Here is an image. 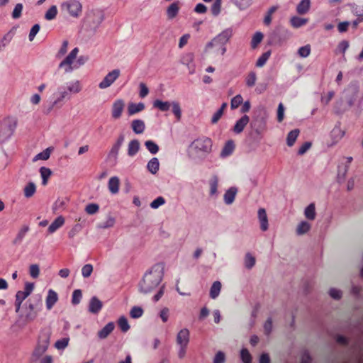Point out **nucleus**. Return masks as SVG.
Instances as JSON below:
<instances>
[{"label":"nucleus","mask_w":363,"mask_h":363,"mask_svg":"<svg viewBox=\"0 0 363 363\" xmlns=\"http://www.w3.org/2000/svg\"><path fill=\"white\" fill-rule=\"evenodd\" d=\"M61 9L74 18H78L82 12V5L79 0L64 1L61 4Z\"/></svg>","instance_id":"nucleus-8"},{"label":"nucleus","mask_w":363,"mask_h":363,"mask_svg":"<svg viewBox=\"0 0 363 363\" xmlns=\"http://www.w3.org/2000/svg\"><path fill=\"white\" fill-rule=\"evenodd\" d=\"M57 14V8L55 5L50 7L45 14V18L47 21H52L55 19Z\"/></svg>","instance_id":"nucleus-44"},{"label":"nucleus","mask_w":363,"mask_h":363,"mask_svg":"<svg viewBox=\"0 0 363 363\" xmlns=\"http://www.w3.org/2000/svg\"><path fill=\"white\" fill-rule=\"evenodd\" d=\"M131 128L135 134H142L145 131V124L141 119H135L131 122Z\"/></svg>","instance_id":"nucleus-20"},{"label":"nucleus","mask_w":363,"mask_h":363,"mask_svg":"<svg viewBox=\"0 0 363 363\" xmlns=\"http://www.w3.org/2000/svg\"><path fill=\"white\" fill-rule=\"evenodd\" d=\"M346 160H347V164L345 165L344 169L342 170H340V169L338 170L337 177H338L339 180L340 179L344 180L345 179L347 172L349 170L350 164L353 160V158H352V157L350 156V157H347Z\"/></svg>","instance_id":"nucleus-41"},{"label":"nucleus","mask_w":363,"mask_h":363,"mask_svg":"<svg viewBox=\"0 0 363 363\" xmlns=\"http://www.w3.org/2000/svg\"><path fill=\"white\" fill-rule=\"evenodd\" d=\"M82 90V86L79 80H74L66 83L65 86H60L57 89V97L53 101L52 106H56L64 99H70L69 94H77Z\"/></svg>","instance_id":"nucleus-5"},{"label":"nucleus","mask_w":363,"mask_h":363,"mask_svg":"<svg viewBox=\"0 0 363 363\" xmlns=\"http://www.w3.org/2000/svg\"><path fill=\"white\" fill-rule=\"evenodd\" d=\"M164 203L165 199L162 196H158L150 203V206L152 209H157Z\"/></svg>","instance_id":"nucleus-58"},{"label":"nucleus","mask_w":363,"mask_h":363,"mask_svg":"<svg viewBox=\"0 0 363 363\" xmlns=\"http://www.w3.org/2000/svg\"><path fill=\"white\" fill-rule=\"evenodd\" d=\"M311 229V225L307 221H301L296 228V233L298 235L306 234Z\"/></svg>","instance_id":"nucleus-35"},{"label":"nucleus","mask_w":363,"mask_h":363,"mask_svg":"<svg viewBox=\"0 0 363 363\" xmlns=\"http://www.w3.org/2000/svg\"><path fill=\"white\" fill-rule=\"evenodd\" d=\"M218 177L213 175L209 180L210 196H216L218 195Z\"/></svg>","instance_id":"nucleus-27"},{"label":"nucleus","mask_w":363,"mask_h":363,"mask_svg":"<svg viewBox=\"0 0 363 363\" xmlns=\"http://www.w3.org/2000/svg\"><path fill=\"white\" fill-rule=\"evenodd\" d=\"M240 357L243 363H251L252 357L247 349L243 348L241 350Z\"/></svg>","instance_id":"nucleus-60"},{"label":"nucleus","mask_w":363,"mask_h":363,"mask_svg":"<svg viewBox=\"0 0 363 363\" xmlns=\"http://www.w3.org/2000/svg\"><path fill=\"white\" fill-rule=\"evenodd\" d=\"M179 1H174L168 6L167 9V15L169 19L174 18L178 14L179 10Z\"/></svg>","instance_id":"nucleus-28"},{"label":"nucleus","mask_w":363,"mask_h":363,"mask_svg":"<svg viewBox=\"0 0 363 363\" xmlns=\"http://www.w3.org/2000/svg\"><path fill=\"white\" fill-rule=\"evenodd\" d=\"M28 230H29L28 226H25V227L22 228L18 231V234L16 235V237L13 240V244L15 245L21 244Z\"/></svg>","instance_id":"nucleus-37"},{"label":"nucleus","mask_w":363,"mask_h":363,"mask_svg":"<svg viewBox=\"0 0 363 363\" xmlns=\"http://www.w3.org/2000/svg\"><path fill=\"white\" fill-rule=\"evenodd\" d=\"M263 39V34L261 32H256L252 37L251 41V46L252 48H255L258 44L261 43Z\"/></svg>","instance_id":"nucleus-56"},{"label":"nucleus","mask_w":363,"mask_h":363,"mask_svg":"<svg viewBox=\"0 0 363 363\" xmlns=\"http://www.w3.org/2000/svg\"><path fill=\"white\" fill-rule=\"evenodd\" d=\"M140 143L138 140H132L128 145V155L130 157H134L140 150Z\"/></svg>","instance_id":"nucleus-24"},{"label":"nucleus","mask_w":363,"mask_h":363,"mask_svg":"<svg viewBox=\"0 0 363 363\" xmlns=\"http://www.w3.org/2000/svg\"><path fill=\"white\" fill-rule=\"evenodd\" d=\"M145 145L147 150L152 155H155L159 151V146L152 140H147Z\"/></svg>","instance_id":"nucleus-45"},{"label":"nucleus","mask_w":363,"mask_h":363,"mask_svg":"<svg viewBox=\"0 0 363 363\" xmlns=\"http://www.w3.org/2000/svg\"><path fill=\"white\" fill-rule=\"evenodd\" d=\"M347 91H350L352 94V96L348 99V104L350 106H352L354 104V101L355 100V98L357 95V93L359 91V87L357 84H351L348 89H347Z\"/></svg>","instance_id":"nucleus-38"},{"label":"nucleus","mask_w":363,"mask_h":363,"mask_svg":"<svg viewBox=\"0 0 363 363\" xmlns=\"http://www.w3.org/2000/svg\"><path fill=\"white\" fill-rule=\"evenodd\" d=\"M235 145L233 140H228L223 147L220 157L222 158H225L230 155H231L234 151Z\"/></svg>","instance_id":"nucleus-21"},{"label":"nucleus","mask_w":363,"mask_h":363,"mask_svg":"<svg viewBox=\"0 0 363 363\" xmlns=\"http://www.w3.org/2000/svg\"><path fill=\"white\" fill-rule=\"evenodd\" d=\"M257 81V74L255 72H250L245 78V83L248 87H252L255 86Z\"/></svg>","instance_id":"nucleus-48"},{"label":"nucleus","mask_w":363,"mask_h":363,"mask_svg":"<svg viewBox=\"0 0 363 363\" xmlns=\"http://www.w3.org/2000/svg\"><path fill=\"white\" fill-rule=\"evenodd\" d=\"M65 223V218L60 216L55 219V220L49 225L48 231L50 234L54 233L59 228H60Z\"/></svg>","instance_id":"nucleus-19"},{"label":"nucleus","mask_w":363,"mask_h":363,"mask_svg":"<svg viewBox=\"0 0 363 363\" xmlns=\"http://www.w3.org/2000/svg\"><path fill=\"white\" fill-rule=\"evenodd\" d=\"M233 35V30L231 28H228L215 36L208 42L205 48L206 51L211 48H216V52L220 55H224L226 52V44Z\"/></svg>","instance_id":"nucleus-4"},{"label":"nucleus","mask_w":363,"mask_h":363,"mask_svg":"<svg viewBox=\"0 0 363 363\" xmlns=\"http://www.w3.org/2000/svg\"><path fill=\"white\" fill-rule=\"evenodd\" d=\"M242 103V97L238 94L231 99L230 107L232 109L237 108Z\"/></svg>","instance_id":"nucleus-63"},{"label":"nucleus","mask_w":363,"mask_h":363,"mask_svg":"<svg viewBox=\"0 0 363 363\" xmlns=\"http://www.w3.org/2000/svg\"><path fill=\"white\" fill-rule=\"evenodd\" d=\"M190 340V332L187 328L180 330L176 337L177 345L188 346Z\"/></svg>","instance_id":"nucleus-12"},{"label":"nucleus","mask_w":363,"mask_h":363,"mask_svg":"<svg viewBox=\"0 0 363 363\" xmlns=\"http://www.w3.org/2000/svg\"><path fill=\"white\" fill-rule=\"evenodd\" d=\"M270 55H271V53H270L269 51L264 52L257 59V62H256V66L258 67H263L266 64V62L268 60V59L269 58Z\"/></svg>","instance_id":"nucleus-52"},{"label":"nucleus","mask_w":363,"mask_h":363,"mask_svg":"<svg viewBox=\"0 0 363 363\" xmlns=\"http://www.w3.org/2000/svg\"><path fill=\"white\" fill-rule=\"evenodd\" d=\"M172 106V102L169 101H163L159 99L155 100L153 102V106L155 108H158L161 111H167L169 110L170 107Z\"/></svg>","instance_id":"nucleus-32"},{"label":"nucleus","mask_w":363,"mask_h":363,"mask_svg":"<svg viewBox=\"0 0 363 363\" xmlns=\"http://www.w3.org/2000/svg\"><path fill=\"white\" fill-rule=\"evenodd\" d=\"M93 272V266L91 264H86L82 268V275L84 278H88Z\"/></svg>","instance_id":"nucleus-62"},{"label":"nucleus","mask_w":363,"mask_h":363,"mask_svg":"<svg viewBox=\"0 0 363 363\" xmlns=\"http://www.w3.org/2000/svg\"><path fill=\"white\" fill-rule=\"evenodd\" d=\"M213 142L207 137L195 139L189 145L191 156L199 160H204L212 151Z\"/></svg>","instance_id":"nucleus-2"},{"label":"nucleus","mask_w":363,"mask_h":363,"mask_svg":"<svg viewBox=\"0 0 363 363\" xmlns=\"http://www.w3.org/2000/svg\"><path fill=\"white\" fill-rule=\"evenodd\" d=\"M124 107H125V103L123 99H119L116 100L113 103L112 108H111L112 118L114 119L119 118L122 115Z\"/></svg>","instance_id":"nucleus-11"},{"label":"nucleus","mask_w":363,"mask_h":363,"mask_svg":"<svg viewBox=\"0 0 363 363\" xmlns=\"http://www.w3.org/2000/svg\"><path fill=\"white\" fill-rule=\"evenodd\" d=\"M82 298V293L80 289H75L72 296V303L73 305H77L80 303Z\"/></svg>","instance_id":"nucleus-54"},{"label":"nucleus","mask_w":363,"mask_h":363,"mask_svg":"<svg viewBox=\"0 0 363 363\" xmlns=\"http://www.w3.org/2000/svg\"><path fill=\"white\" fill-rule=\"evenodd\" d=\"M102 302L96 296H93L89 301V311L91 313L96 314L102 308Z\"/></svg>","instance_id":"nucleus-18"},{"label":"nucleus","mask_w":363,"mask_h":363,"mask_svg":"<svg viewBox=\"0 0 363 363\" xmlns=\"http://www.w3.org/2000/svg\"><path fill=\"white\" fill-rule=\"evenodd\" d=\"M221 283L219 281H216L213 283L210 289V297L213 299L216 298L220 292Z\"/></svg>","instance_id":"nucleus-33"},{"label":"nucleus","mask_w":363,"mask_h":363,"mask_svg":"<svg viewBox=\"0 0 363 363\" xmlns=\"http://www.w3.org/2000/svg\"><path fill=\"white\" fill-rule=\"evenodd\" d=\"M311 7V0H301L296 6V12L300 15L306 14Z\"/></svg>","instance_id":"nucleus-25"},{"label":"nucleus","mask_w":363,"mask_h":363,"mask_svg":"<svg viewBox=\"0 0 363 363\" xmlns=\"http://www.w3.org/2000/svg\"><path fill=\"white\" fill-rule=\"evenodd\" d=\"M95 28H98L104 20V13L101 10L92 11L89 16Z\"/></svg>","instance_id":"nucleus-13"},{"label":"nucleus","mask_w":363,"mask_h":363,"mask_svg":"<svg viewBox=\"0 0 363 363\" xmlns=\"http://www.w3.org/2000/svg\"><path fill=\"white\" fill-rule=\"evenodd\" d=\"M145 108V104L142 102L135 104L130 103L128 106V113L129 116H133L135 113H138Z\"/></svg>","instance_id":"nucleus-26"},{"label":"nucleus","mask_w":363,"mask_h":363,"mask_svg":"<svg viewBox=\"0 0 363 363\" xmlns=\"http://www.w3.org/2000/svg\"><path fill=\"white\" fill-rule=\"evenodd\" d=\"M143 315V309L140 306H133L130 311V315L132 318L136 319Z\"/></svg>","instance_id":"nucleus-51"},{"label":"nucleus","mask_w":363,"mask_h":363,"mask_svg":"<svg viewBox=\"0 0 363 363\" xmlns=\"http://www.w3.org/2000/svg\"><path fill=\"white\" fill-rule=\"evenodd\" d=\"M250 121V118L247 115H244L239 120H238L234 125L233 131L236 134L242 133Z\"/></svg>","instance_id":"nucleus-16"},{"label":"nucleus","mask_w":363,"mask_h":363,"mask_svg":"<svg viewBox=\"0 0 363 363\" xmlns=\"http://www.w3.org/2000/svg\"><path fill=\"white\" fill-rule=\"evenodd\" d=\"M69 337H65L56 341L55 347L58 350H64L69 345Z\"/></svg>","instance_id":"nucleus-43"},{"label":"nucleus","mask_w":363,"mask_h":363,"mask_svg":"<svg viewBox=\"0 0 363 363\" xmlns=\"http://www.w3.org/2000/svg\"><path fill=\"white\" fill-rule=\"evenodd\" d=\"M257 216L260 223V229L263 232L267 231L269 228V223L266 210L263 208H259L257 212Z\"/></svg>","instance_id":"nucleus-14"},{"label":"nucleus","mask_w":363,"mask_h":363,"mask_svg":"<svg viewBox=\"0 0 363 363\" xmlns=\"http://www.w3.org/2000/svg\"><path fill=\"white\" fill-rule=\"evenodd\" d=\"M120 180L118 177H112L108 183V190L112 194H116L119 191Z\"/></svg>","instance_id":"nucleus-23"},{"label":"nucleus","mask_w":363,"mask_h":363,"mask_svg":"<svg viewBox=\"0 0 363 363\" xmlns=\"http://www.w3.org/2000/svg\"><path fill=\"white\" fill-rule=\"evenodd\" d=\"M171 107L172 108V113L175 116L177 120L180 121L182 118V109L179 102L172 101Z\"/></svg>","instance_id":"nucleus-46"},{"label":"nucleus","mask_w":363,"mask_h":363,"mask_svg":"<svg viewBox=\"0 0 363 363\" xmlns=\"http://www.w3.org/2000/svg\"><path fill=\"white\" fill-rule=\"evenodd\" d=\"M164 277V267L161 264L153 265L147 271L138 284L139 291L147 294L158 286Z\"/></svg>","instance_id":"nucleus-1"},{"label":"nucleus","mask_w":363,"mask_h":363,"mask_svg":"<svg viewBox=\"0 0 363 363\" xmlns=\"http://www.w3.org/2000/svg\"><path fill=\"white\" fill-rule=\"evenodd\" d=\"M43 302L40 295H36L28 299L23 305L21 317L26 322H32L38 317L42 311Z\"/></svg>","instance_id":"nucleus-3"},{"label":"nucleus","mask_w":363,"mask_h":363,"mask_svg":"<svg viewBox=\"0 0 363 363\" xmlns=\"http://www.w3.org/2000/svg\"><path fill=\"white\" fill-rule=\"evenodd\" d=\"M160 168V162L157 157H152L147 164V170L152 174H155Z\"/></svg>","instance_id":"nucleus-29"},{"label":"nucleus","mask_w":363,"mask_h":363,"mask_svg":"<svg viewBox=\"0 0 363 363\" xmlns=\"http://www.w3.org/2000/svg\"><path fill=\"white\" fill-rule=\"evenodd\" d=\"M311 53V46L310 45H306L304 46H302L298 48V55L301 57L306 58L310 55Z\"/></svg>","instance_id":"nucleus-57"},{"label":"nucleus","mask_w":363,"mask_h":363,"mask_svg":"<svg viewBox=\"0 0 363 363\" xmlns=\"http://www.w3.org/2000/svg\"><path fill=\"white\" fill-rule=\"evenodd\" d=\"M29 273H30V275L33 278H34V279L38 278L39 276V274H40V268H39L38 264H31L29 267Z\"/></svg>","instance_id":"nucleus-64"},{"label":"nucleus","mask_w":363,"mask_h":363,"mask_svg":"<svg viewBox=\"0 0 363 363\" xmlns=\"http://www.w3.org/2000/svg\"><path fill=\"white\" fill-rule=\"evenodd\" d=\"M50 335L51 333L48 330L41 331L38 345L33 354L34 357L36 358L40 357L48 350L50 345Z\"/></svg>","instance_id":"nucleus-7"},{"label":"nucleus","mask_w":363,"mask_h":363,"mask_svg":"<svg viewBox=\"0 0 363 363\" xmlns=\"http://www.w3.org/2000/svg\"><path fill=\"white\" fill-rule=\"evenodd\" d=\"M352 13L356 16H363V4L357 5L356 4H350Z\"/></svg>","instance_id":"nucleus-55"},{"label":"nucleus","mask_w":363,"mask_h":363,"mask_svg":"<svg viewBox=\"0 0 363 363\" xmlns=\"http://www.w3.org/2000/svg\"><path fill=\"white\" fill-rule=\"evenodd\" d=\"M222 0H215L211 7V11L214 16L220 14L221 11Z\"/></svg>","instance_id":"nucleus-49"},{"label":"nucleus","mask_w":363,"mask_h":363,"mask_svg":"<svg viewBox=\"0 0 363 363\" xmlns=\"http://www.w3.org/2000/svg\"><path fill=\"white\" fill-rule=\"evenodd\" d=\"M115 325L113 322L108 323L101 330L98 332V337L100 339L106 338L114 330Z\"/></svg>","instance_id":"nucleus-22"},{"label":"nucleus","mask_w":363,"mask_h":363,"mask_svg":"<svg viewBox=\"0 0 363 363\" xmlns=\"http://www.w3.org/2000/svg\"><path fill=\"white\" fill-rule=\"evenodd\" d=\"M79 52L77 48H74L69 55L59 64V68L64 69L65 73H70L74 67L72 66Z\"/></svg>","instance_id":"nucleus-9"},{"label":"nucleus","mask_w":363,"mask_h":363,"mask_svg":"<svg viewBox=\"0 0 363 363\" xmlns=\"http://www.w3.org/2000/svg\"><path fill=\"white\" fill-rule=\"evenodd\" d=\"M40 174L42 178V184L45 186L48 184V180L52 174V171L50 168L42 167L40 168Z\"/></svg>","instance_id":"nucleus-36"},{"label":"nucleus","mask_w":363,"mask_h":363,"mask_svg":"<svg viewBox=\"0 0 363 363\" xmlns=\"http://www.w3.org/2000/svg\"><path fill=\"white\" fill-rule=\"evenodd\" d=\"M120 73L121 72L118 69H115L108 72L99 84V87L101 89L109 87L119 77Z\"/></svg>","instance_id":"nucleus-10"},{"label":"nucleus","mask_w":363,"mask_h":363,"mask_svg":"<svg viewBox=\"0 0 363 363\" xmlns=\"http://www.w3.org/2000/svg\"><path fill=\"white\" fill-rule=\"evenodd\" d=\"M328 294L334 300H340L342 297V291L336 288H330Z\"/></svg>","instance_id":"nucleus-53"},{"label":"nucleus","mask_w":363,"mask_h":363,"mask_svg":"<svg viewBox=\"0 0 363 363\" xmlns=\"http://www.w3.org/2000/svg\"><path fill=\"white\" fill-rule=\"evenodd\" d=\"M58 301V295L52 289H49L48 291V295L45 299L46 308L48 310H51L54 305Z\"/></svg>","instance_id":"nucleus-15"},{"label":"nucleus","mask_w":363,"mask_h":363,"mask_svg":"<svg viewBox=\"0 0 363 363\" xmlns=\"http://www.w3.org/2000/svg\"><path fill=\"white\" fill-rule=\"evenodd\" d=\"M298 135H299L298 129H294L288 133L287 138H286V143H287L288 146L291 147L292 145H294Z\"/></svg>","instance_id":"nucleus-39"},{"label":"nucleus","mask_w":363,"mask_h":363,"mask_svg":"<svg viewBox=\"0 0 363 363\" xmlns=\"http://www.w3.org/2000/svg\"><path fill=\"white\" fill-rule=\"evenodd\" d=\"M23 8V6L22 4L18 3V4H16V6L13 10V12H12V18L13 19H18L21 16Z\"/></svg>","instance_id":"nucleus-61"},{"label":"nucleus","mask_w":363,"mask_h":363,"mask_svg":"<svg viewBox=\"0 0 363 363\" xmlns=\"http://www.w3.org/2000/svg\"><path fill=\"white\" fill-rule=\"evenodd\" d=\"M308 21V18H301L296 16H292L290 19V23L294 28H298L306 25Z\"/></svg>","instance_id":"nucleus-30"},{"label":"nucleus","mask_w":363,"mask_h":363,"mask_svg":"<svg viewBox=\"0 0 363 363\" xmlns=\"http://www.w3.org/2000/svg\"><path fill=\"white\" fill-rule=\"evenodd\" d=\"M17 126V120L13 117H8L0 123V140L4 142L13 134Z\"/></svg>","instance_id":"nucleus-6"},{"label":"nucleus","mask_w":363,"mask_h":363,"mask_svg":"<svg viewBox=\"0 0 363 363\" xmlns=\"http://www.w3.org/2000/svg\"><path fill=\"white\" fill-rule=\"evenodd\" d=\"M52 148L48 147L43 152L37 154L33 158V162H36L38 160H47L49 159L50 156Z\"/></svg>","instance_id":"nucleus-40"},{"label":"nucleus","mask_w":363,"mask_h":363,"mask_svg":"<svg viewBox=\"0 0 363 363\" xmlns=\"http://www.w3.org/2000/svg\"><path fill=\"white\" fill-rule=\"evenodd\" d=\"M253 0H232L233 4L240 11L249 8L252 4Z\"/></svg>","instance_id":"nucleus-34"},{"label":"nucleus","mask_w":363,"mask_h":363,"mask_svg":"<svg viewBox=\"0 0 363 363\" xmlns=\"http://www.w3.org/2000/svg\"><path fill=\"white\" fill-rule=\"evenodd\" d=\"M255 264V258L250 253H247L245 257V267L247 269H252Z\"/></svg>","instance_id":"nucleus-50"},{"label":"nucleus","mask_w":363,"mask_h":363,"mask_svg":"<svg viewBox=\"0 0 363 363\" xmlns=\"http://www.w3.org/2000/svg\"><path fill=\"white\" fill-rule=\"evenodd\" d=\"M35 191V184L33 182H29L24 188V196L26 198H30L34 195Z\"/></svg>","instance_id":"nucleus-42"},{"label":"nucleus","mask_w":363,"mask_h":363,"mask_svg":"<svg viewBox=\"0 0 363 363\" xmlns=\"http://www.w3.org/2000/svg\"><path fill=\"white\" fill-rule=\"evenodd\" d=\"M119 150L120 148L116 146L115 145H113L112 147L111 148L108 154V158L113 159L114 162H116Z\"/></svg>","instance_id":"nucleus-59"},{"label":"nucleus","mask_w":363,"mask_h":363,"mask_svg":"<svg viewBox=\"0 0 363 363\" xmlns=\"http://www.w3.org/2000/svg\"><path fill=\"white\" fill-rule=\"evenodd\" d=\"M118 325L122 332L125 333L130 329L128 319L125 316H121L118 320Z\"/></svg>","instance_id":"nucleus-47"},{"label":"nucleus","mask_w":363,"mask_h":363,"mask_svg":"<svg viewBox=\"0 0 363 363\" xmlns=\"http://www.w3.org/2000/svg\"><path fill=\"white\" fill-rule=\"evenodd\" d=\"M305 217L311 220H313L316 216L315 206L313 203H310L304 210Z\"/></svg>","instance_id":"nucleus-31"},{"label":"nucleus","mask_w":363,"mask_h":363,"mask_svg":"<svg viewBox=\"0 0 363 363\" xmlns=\"http://www.w3.org/2000/svg\"><path fill=\"white\" fill-rule=\"evenodd\" d=\"M237 192L238 189L235 186L230 187L226 190L223 195L224 203L226 205L232 204L235 201Z\"/></svg>","instance_id":"nucleus-17"}]
</instances>
